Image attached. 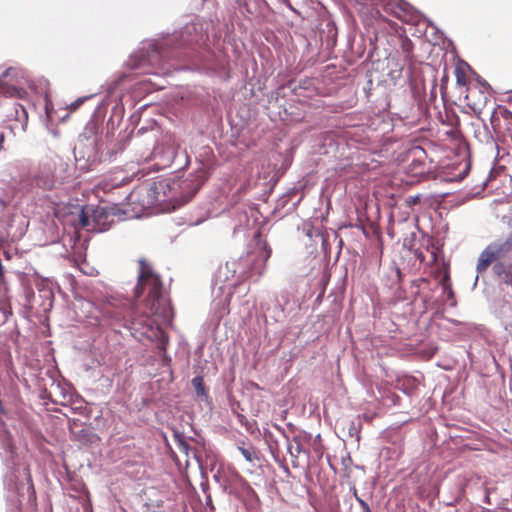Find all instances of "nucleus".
Returning <instances> with one entry per match:
<instances>
[{
  "label": "nucleus",
  "instance_id": "6",
  "mask_svg": "<svg viewBox=\"0 0 512 512\" xmlns=\"http://www.w3.org/2000/svg\"><path fill=\"white\" fill-rule=\"evenodd\" d=\"M133 305L129 299L109 295L95 307V319L98 325H113L132 317Z\"/></svg>",
  "mask_w": 512,
  "mask_h": 512
},
{
  "label": "nucleus",
  "instance_id": "9",
  "mask_svg": "<svg viewBox=\"0 0 512 512\" xmlns=\"http://www.w3.org/2000/svg\"><path fill=\"white\" fill-rule=\"evenodd\" d=\"M54 164L46 162L39 166L33 175L32 183L44 190H51L55 187L56 179L54 176Z\"/></svg>",
  "mask_w": 512,
  "mask_h": 512
},
{
  "label": "nucleus",
  "instance_id": "31",
  "mask_svg": "<svg viewBox=\"0 0 512 512\" xmlns=\"http://www.w3.org/2000/svg\"><path fill=\"white\" fill-rule=\"evenodd\" d=\"M478 278H479V277H478V275H476V277H475V281H474V286L477 284V282H478Z\"/></svg>",
  "mask_w": 512,
  "mask_h": 512
},
{
  "label": "nucleus",
  "instance_id": "22",
  "mask_svg": "<svg viewBox=\"0 0 512 512\" xmlns=\"http://www.w3.org/2000/svg\"><path fill=\"white\" fill-rule=\"evenodd\" d=\"M239 451L241 452L242 456L248 461V462H252L254 457H253V451H251L250 449H247V448H244V447H238Z\"/></svg>",
  "mask_w": 512,
  "mask_h": 512
},
{
  "label": "nucleus",
  "instance_id": "18",
  "mask_svg": "<svg viewBox=\"0 0 512 512\" xmlns=\"http://www.w3.org/2000/svg\"><path fill=\"white\" fill-rule=\"evenodd\" d=\"M413 48H414L413 43L409 38L404 37L401 39V49L406 58L410 57V55L413 51Z\"/></svg>",
  "mask_w": 512,
  "mask_h": 512
},
{
  "label": "nucleus",
  "instance_id": "21",
  "mask_svg": "<svg viewBox=\"0 0 512 512\" xmlns=\"http://www.w3.org/2000/svg\"><path fill=\"white\" fill-rule=\"evenodd\" d=\"M127 78L126 74H121L113 83L108 87V93L112 94L113 91L116 89V87L119 85L120 82H122L124 79Z\"/></svg>",
  "mask_w": 512,
  "mask_h": 512
},
{
  "label": "nucleus",
  "instance_id": "5",
  "mask_svg": "<svg viewBox=\"0 0 512 512\" xmlns=\"http://www.w3.org/2000/svg\"><path fill=\"white\" fill-rule=\"evenodd\" d=\"M24 476L21 482L13 470L4 476L8 512H21L24 502L33 503L36 499L29 473L25 471Z\"/></svg>",
  "mask_w": 512,
  "mask_h": 512
},
{
  "label": "nucleus",
  "instance_id": "26",
  "mask_svg": "<svg viewBox=\"0 0 512 512\" xmlns=\"http://www.w3.org/2000/svg\"><path fill=\"white\" fill-rule=\"evenodd\" d=\"M242 216L244 218L245 223L249 222V217H248L247 211H244Z\"/></svg>",
  "mask_w": 512,
  "mask_h": 512
},
{
  "label": "nucleus",
  "instance_id": "20",
  "mask_svg": "<svg viewBox=\"0 0 512 512\" xmlns=\"http://www.w3.org/2000/svg\"><path fill=\"white\" fill-rule=\"evenodd\" d=\"M353 494H354L357 502L359 503L360 507L362 508V512H372L368 503L357 495L356 489H354Z\"/></svg>",
  "mask_w": 512,
  "mask_h": 512
},
{
  "label": "nucleus",
  "instance_id": "28",
  "mask_svg": "<svg viewBox=\"0 0 512 512\" xmlns=\"http://www.w3.org/2000/svg\"><path fill=\"white\" fill-rule=\"evenodd\" d=\"M250 211H251V215H252V216H255V214H256V212H257V211H256L255 209H253V208H251V209H250Z\"/></svg>",
  "mask_w": 512,
  "mask_h": 512
},
{
  "label": "nucleus",
  "instance_id": "19",
  "mask_svg": "<svg viewBox=\"0 0 512 512\" xmlns=\"http://www.w3.org/2000/svg\"><path fill=\"white\" fill-rule=\"evenodd\" d=\"M192 385L195 388V391L198 395L205 394V388L203 384V378L200 376H196L192 379Z\"/></svg>",
  "mask_w": 512,
  "mask_h": 512
},
{
  "label": "nucleus",
  "instance_id": "2",
  "mask_svg": "<svg viewBox=\"0 0 512 512\" xmlns=\"http://www.w3.org/2000/svg\"><path fill=\"white\" fill-rule=\"evenodd\" d=\"M254 242V249L245 256L227 261L224 266L219 268L217 279L224 283L219 289L227 290V295L223 300L215 299L213 302V308L219 319L229 312L231 288L247 277L254 274L261 276L265 271L266 262L271 256V249L267 242L261 238L259 232L255 233Z\"/></svg>",
  "mask_w": 512,
  "mask_h": 512
},
{
  "label": "nucleus",
  "instance_id": "10",
  "mask_svg": "<svg viewBox=\"0 0 512 512\" xmlns=\"http://www.w3.org/2000/svg\"><path fill=\"white\" fill-rule=\"evenodd\" d=\"M0 444L4 449V459L7 465H9V462H11L12 465H15L13 439L11 433L7 430L5 424H3V430L0 431Z\"/></svg>",
  "mask_w": 512,
  "mask_h": 512
},
{
  "label": "nucleus",
  "instance_id": "16",
  "mask_svg": "<svg viewBox=\"0 0 512 512\" xmlns=\"http://www.w3.org/2000/svg\"><path fill=\"white\" fill-rule=\"evenodd\" d=\"M15 119L21 124V128L24 130L27 124L28 114L24 106L21 104L15 105Z\"/></svg>",
  "mask_w": 512,
  "mask_h": 512
},
{
  "label": "nucleus",
  "instance_id": "15",
  "mask_svg": "<svg viewBox=\"0 0 512 512\" xmlns=\"http://www.w3.org/2000/svg\"><path fill=\"white\" fill-rule=\"evenodd\" d=\"M286 439H287V442H288V445H287V450L292 458V464L293 466H296V459L298 458V456L304 452L303 450V447L300 443V440H299V437L295 436L293 437V441L295 442V446H293L289 440V437L286 436Z\"/></svg>",
  "mask_w": 512,
  "mask_h": 512
},
{
  "label": "nucleus",
  "instance_id": "3",
  "mask_svg": "<svg viewBox=\"0 0 512 512\" xmlns=\"http://www.w3.org/2000/svg\"><path fill=\"white\" fill-rule=\"evenodd\" d=\"M208 178L205 167L188 174L184 179H161L149 186L141 188L145 193L142 200L144 206H160L163 210L171 211L188 202L201 188Z\"/></svg>",
  "mask_w": 512,
  "mask_h": 512
},
{
  "label": "nucleus",
  "instance_id": "14",
  "mask_svg": "<svg viewBox=\"0 0 512 512\" xmlns=\"http://www.w3.org/2000/svg\"><path fill=\"white\" fill-rule=\"evenodd\" d=\"M95 144H96V140L93 139L91 141L92 148H90L87 152H83L82 151V146H83L82 139H79L77 145L74 148V155H75L76 160L78 159V157L82 158V159H86L87 161H90L92 158L94 159L95 158V148H94Z\"/></svg>",
  "mask_w": 512,
  "mask_h": 512
},
{
  "label": "nucleus",
  "instance_id": "33",
  "mask_svg": "<svg viewBox=\"0 0 512 512\" xmlns=\"http://www.w3.org/2000/svg\"><path fill=\"white\" fill-rule=\"evenodd\" d=\"M83 102V99H79V101L77 102V105H79V103H82Z\"/></svg>",
  "mask_w": 512,
  "mask_h": 512
},
{
  "label": "nucleus",
  "instance_id": "13",
  "mask_svg": "<svg viewBox=\"0 0 512 512\" xmlns=\"http://www.w3.org/2000/svg\"><path fill=\"white\" fill-rule=\"evenodd\" d=\"M154 335L157 337V346L160 352L162 353L163 361L170 362L171 358L166 353V348L168 345L169 337L166 332L161 329H157L154 332Z\"/></svg>",
  "mask_w": 512,
  "mask_h": 512
},
{
  "label": "nucleus",
  "instance_id": "27",
  "mask_svg": "<svg viewBox=\"0 0 512 512\" xmlns=\"http://www.w3.org/2000/svg\"><path fill=\"white\" fill-rule=\"evenodd\" d=\"M508 275H512L511 273H506L505 282L511 285V278Z\"/></svg>",
  "mask_w": 512,
  "mask_h": 512
},
{
  "label": "nucleus",
  "instance_id": "25",
  "mask_svg": "<svg viewBox=\"0 0 512 512\" xmlns=\"http://www.w3.org/2000/svg\"><path fill=\"white\" fill-rule=\"evenodd\" d=\"M457 84L458 85H465L464 78L462 76H460L459 74L457 75Z\"/></svg>",
  "mask_w": 512,
  "mask_h": 512
},
{
  "label": "nucleus",
  "instance_id": "30",
  "mask_svg": "<svg viewBox=\"0 0 512 512\" xmlns=\"http://www.w3.org/2000/svg\"><path fill=\"white\" fill-rule=\"evenodd\" d=\"M448 297H449V298H450V297H453V291H452V290H450V291H449V293H448Z\"/></svg>",
  "mask_w": 512,
  "mask_h": 512
},
{
  "label": "nucleus",
  "instance_id": "4",
  "mask_svg": "<svg viewBox=\"0 0 512 512\" xmlns=\"http://www.w3.org/2000/svg\"><path fill=\"white\" fill-rule=\"evenodd\" d=\"M133 291L134 298H139L147 291L146 307L149 312L164 324H169L172 321V308L163 293L160 278L143 259L139 260L138 283L133 288Z\"/></svg>",
  "mask_w": 512,
  "mask_h": 512
},
{
  "label": "nucleus",
  "instance_id": "12",
  "mask_svg": "<svg viewBox=\"0 0 512 512\" xmlns=\"http://www.w3.org/2000/svg\"><path fill=\"white\" fill-rule=\"evenodd\" d=\"M497 255L494 249L487 247L483 250L478 258L476 270L481 273L496 259Z\"/></svg>",
  "mask_w": 512,
  "mask_h": 512
},
{
  "label": "nucleus",
  "instance_id": "24",
  "mask_svg": "<svg viewBox=\"0 0 512 512\" xmlns=\"http://www.w3.org/2000/svg\"><path fill=\"white\" fill-rule=\"evenodd\" d=\"M506 131V137L510 138V140L512 141V126L510 125L508 128L505 129Z\"/></svg>",
  "mask_w": 512,
  "mask_h": 512
},
{
  "label": "nucleus",
  "instance_id": "23",
  "mask_svg": "<svg viewBox=\"0 0 512 512\" xmlns=\"http://www.w3.org/2000/svg\"><path fill=\"white\" fill-rule=\"evenodd\" d=\"M493 269L496 274L501 275V273L504 271L505 267L503 264L498 263V264L494 265Z\"/></svg>",
  "mask_w": 512,
  "mask_h": 512
},
{
  "label": "nucleus",
  "instance_id": "32",
  "mask_svg": "<svg viewBox=\"0 0 512 512\" xmlns=\"http://www.w3.org/2000/svg\"><path fill=\"white\" fill-rule=\"evenodd\" d=\"M417 200H418V196L414 197V198L412 199V202H416Z\"/></svg>",
  "mask_w": 512,
  "mask_h": 512
},
{
  "label": "nucleus",
  "instance_id": "11",
  "mask_svg": "<svg viewBox=\"0 0 512 512\" xmlns=\"http://www.w3.org/2000/svg\"><path fill=\"white\" fill-rule=\"evenodd\" d=\"M501 119L504 121V128L512 126V112L505 107H499L491 115V124L494 129L501 128Z\"/></svg>",
  "mask_w": 512,
  "mask_h": 512
},
{
  "label": "nucleus",
  "instance_id": "1",
  "mask_svg": "<svg viewBox=\"0 0 512 512\" xmlns=\"http://www.w3.org/2000/svg\"><path fill=\"white\" fill-rule=\"evenodd\" d=\"M210 26L211 22L196 18L161 41H145L130 56L127 65L130 69H143L144 73L168 74L170 69L165 64L170 59L180 58V49L206 46Z\"/></svg>",
  "mask_w": 512,
  "mask_h": 512
},
{
  "label": "nucleus",
  "instance_id": "8",
  "mask_svg": "<svg viewBox=\"0 0 512 512\" xmlns=\"http://www.w3.org/2000/svg\"><path fill=\"white\" fill-rule=\"evenodd\" d=\"M384 10L406 23H412L416 25H420L421 23H427V25L429 24L425 16H423L409 3L402 0H391L385 3Z\"/></svg>",
  "mask_w": 512,
  "mask_h": 512
},
{
  "label": "nucleus",
  "instance_id": "17",
  "mask_svg": "<svg viewBox=\"0 0 512 512\" xmlns=\"http://www.w3.org/2000/svg\"><path fill=\"white\" fill-rule=\"evenodd\" d=\"M3 93L6 96L15 97V98L21 99L26 94V91L24 89H22V88H18V87H15V86H7V87H3Z\"/></svg>",
  "mask_w": 512,
  "mask_h": 512
},
{
  "label": "nucleus",
  "instance_id": "7",
  "mask_svg": "<svg viewBox=\"0 0 512 512\" xmlns=\"http://www.w3.org/2000/svg\"><path fill=\"white\" fill-rule=\"evenodd\" d=\"M117 211L113 207L86 205L81 208L79 226L89 232L107 231L114 223Z\"/></svg>",
  "mask_w": 512,
  "mask_h": 512
},
{
  "label": "nucleus",
  "instance_id": "29",
  "mask_svg": "<svg viewBox=\"0 0 512 512\" xmlns=\"http://www.w3.org/2000/svg\"><path fill=\"white\" fill-rule=\"evenodd\" d=\"M417 257L422 261L423 260V255L422 253H417Z\"/></svg>",
  "mask_w": 512,
  "mask_h": 512
}]
</instances>
